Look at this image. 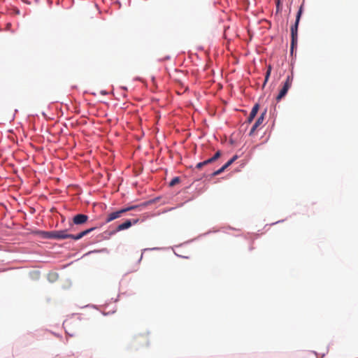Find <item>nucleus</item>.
I'll return each instance as SVG.
<instances>
[{
	"instance_id": "f257e3e1",
	"label": "nucleus",
	"mask_w": 358,
	"mask_h": 358,
	"mask_svg": "<svg viewBox=\"0 0 358 358\" xmlns=\"http://www.w3.org/2000/svg\"><path fill=\"white\" fill-rule=\"evenodd\" d=\"M94 230V228H90L87 230L83 231L82 232L78 234L77 235H73L67 233L66 230L62 231H53L45 232V237L48 238H52L57 240H62L66 238H72L73 240H79L82 238L85 235L88 234L90 232Z\"/></svg>"
},
{
	"instance_id": "f03ea898",
	"label": "nucleus",
	"mask_w": 358,
	"mask_h": 358,
	"mask_svg": "<svg viewBox=\"0 0 358 358\" xmlns=\"http://www.w3.org/2000/svg\"><path fill=\"white\" fill-rule=\"evenodd\" d=\"M302 8L303 6L301 5L296 17V21L294 25L291 27V36H292V42H291V50H293L295 45L297 43V37H298V26L299 23V20L302 14Z\"/></svg>"
},
{
	"instance_id": "7ed1b4c3",
	"label": "nucleus",
	"mask_w": 358,
	"mask_h": 358,
	"mask_svg": "<svg viewBox=\"0 0 358 358\" xmlns=\"http://www.w3.org/2000/svg\"><path fill=\"white\" fill-rule=\"evenodd\" d=\"M137 208H138V206H131L127 208H122L116 212H113L108 215L106 222H110L115 219L120 217L126 212L136 209Z\"/></svg>"
},
{
	"instance_id": "20e7f679",
	"label": "nucleus",
	"mask_w": 358,
	"mask_h": 358,
	"mask_svg": "<svg viewBox=\"0 0 358 358\" xmlns=\"http://www.w3.org/2000/svg\"><path fill=\"white\" fill-rule=\"evenodd\" d=\"M293 81V77L288 76L284 83L282 89L280 90L278 95L276 96V100L279 101L287 93L289 89L291 87Z\"/></svg>"
},
{
	"instance_id": "39448f33",
	"label": "nucleus",
	"mask_w": 358,
	"mask_h": 358,
	"mask_svg": "<svg viewBox=\"0 0 358 358\" xmlns=\"http://www.w3.org/2000/svg\"><path fill=\"white\" fill-rule=\"evenodd\" d=\"M138 219H134V220H127L124 222L119 224L117 227L116 231H122V230H124V229H127L130 227H131L132 224H136L138 222Z\"/></svg>"
},
{
	"instance_id": "423d86ee",
	"label": "nucleus",
	"mask_w": 358,
	"mask_h": 358,
	"mask_svg": "<svg viewBox=\"0 0 358 358\" xmlns=\"http://www.w3.org/2000/svg\"><path fill=\"white\" fill-rule=\"evenodd\" d=\"M266 113V110H265L261 114V115L258 117V119L257 120V121L255 122V123L254 124V125L252 126V127L250 131V135H252L256 131V129L263 123L264 118H265Z\"/></svg>"
},
{
	"instance_id": "0eeeda50",
	"label": "nucleus",
	"mask_w": 358,
	"mask_h": 358,
	"mask_svg": "<svg viewBox=\"0 0 358 358\" xmlns=\"http://www.w3.org/2000/svg\"><path fill=\"white\" fill-rule=\"evenodd\" d=\"M88 220V216L84 214H77L73 218V222L79 225L85 223Z\"/></svg>"
},
{
	"instance_id": "6e6552de",
	"label": "nucleus",
	"mask_w": 358,
	"mask_h": 358,
	"mask_svg": "<svg viewBox=\"0 0 358 358\" xmlns=\"http://www.w3.org/2000/svg\"><path fill=\"white\" fill-rule=\"evenodd\" d=\"M258 110H259V105L258 104H255L253 108H252V110L249 115V117H248V122H251L255 117L256 116L257 112H258Z\"/></svg>"
},
{
	"instance_id": "1a4fd4ad",
	"label": "nucleus",
	"mask_w": 358,
	"mask_h": 358,
	"mask_svg": "<svg viewBox=\"0 0 358 358\" xmlns=\"http://www.w3.org/2000/svg\"><path fill=\"white\" fill-rule=\"evenodd\" d=\"M271 73V66L268 65L267 71H266V75H265V79H264V84H263V87H264L266 85L267 81L268 80V78L270 77Z\"/></svg>"
},
{
	"instance_id": "9d476101",
	"label": "nucleus",
	"mask_w": 358,
	"mask_h": 358,
	"mask_svg": "<svg viewBox=\"0 0 358 358\" xmlns=\"http://www.w3.org/2000/svg\"><path fill=\"white\" fill-rule=\"evenodd\" d=\"M221 156V152L220 151H217L216 152V153L213 155V157H212L211 158L208 159V162L209 163H212L213 162H215V160H217Z\"/></svg>"
},
{
	"instance_id": "9b49d317",
	"label": "nucleus",
	"mask_w": 358,
	"mask_h": 358,
	"mask_svg": "<svg viewBox=\"0 0 358 358\" xmlns=\"http://www.w3.org/2000/svg\"><path fill=\"white\" fill-rule=\"evenodd\" d=\"M303 358H318V357L315 352H308L303 355Z\"/></svg>"
},
{
	"instance_id": "f8f14e48",
	"label": "nucleus",
	"mask_w": 358,
	"mask_h": 358,
	"mask_svg": "<svg viewBox=\"0 0 358 358\" xmlns=\"http://www.w3.org/2000/svg\"><path fill=\"white\" fill-rule=\"evenodd\" d=\"M210 164V163L208 162V159H207V160H205V161H203V162H199V163H198V164H196V168H197V169H201V168H202L203 166L207 165V164Z\"/></svg>"
},
{
	"instance_id": "ddd939ff",
	"label": "nucleus",
	"mask_w": 358,
	"mask_h": 358,
	"mask_svg": "<svg viewBox=\"0 0 358 358\" xmlns=\"http://www.w3.org/2000/svg\"><path fill=\"white\" fill-rule=\"evenodd\" d=\"M180 182V179L178 177H176V178H173L171 181L170 182V186L173 187L175 185H176L177 183H178Z\"/></svg>"
},
{
	"instance_id": "4468645a",
	"label": "nucleus",
	"mask_w": 358,
	"mask_h": 358,
	"mask_svg": "<svg viewBox=\"0 0 358 358\" xmlns=\"http://www.w3.org/2000/svg\"><path fill=\"white\" fill-rule=\"evenodd\" d=\"M225 169H226L225 167H224L222 166L220 169H218L216 171H215L213 173V176H217V175L220 174L221 173H222Z\"/></svg>"
},
{
	"instance_id": "2eb2a0df",
	"label": "nucleus",
	"mask_w": 358,
	"mask_h": 358,
	"mask_svg": "<svg viewBox=\"0 0 358 358\" xmlns=\"http://www.w3.org/2000/svg\"><path fill=\"white\" fill-rule=\"evenodd\" d=\"M282 8V5L280 3V0H276V9L277 11H279Z\"/></svg>"
},
{
	"instance_id": "dca6fc26",
	"label": "nucleus",
	"mask_w": 358,
	"mask_h": 358,
	"mask_svg": "<svg viewBox=\"0 0 358 358\" xmlns=\"http://www.w3.org/2000/svg\"><path fill=\"white\" fill-rule=\"evenodd\" d=\"M233 163V160H229L224 165H223L225 169L228 168Z\"/></svg>"
},
{
	"instance_id": "f3484780",
	"label": "nucleus",
	"mask_w": 358,
	"mask_h": 358,
	"mask_svg": "<svg viewBox=\"0 0 358 358\" xmlns=\"http://www.w3.org/2000/svg\"><path fill=\"white\" fill-rule=\"evenodd\" d=\"M237 159V156H234L230 160H233V162Z\"/></svg>"
}]
</instances>
